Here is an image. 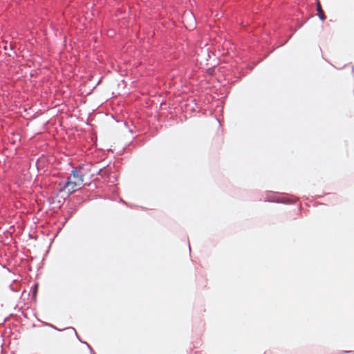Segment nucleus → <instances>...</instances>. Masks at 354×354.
I'll use <instances>...</instances> for the list:
<instances>
[{"label":"nucleus","mask_w":354,"mask_h":354,"mask_svg":"<svg viewBox=\"0 0 354 354\" xmlns=\"http://www.w3.org/2000/svg\"><path fill=\"white\" fill-rule=\"evenodd\" d=\"M93 176L85 167H76L72 171V176L68 178L61 190L66 191L68 194L80 189L84 185H89Z\"/></svg>","instance_id":"obj_1"},{"label":"nucleus","mask_w":354,"mask_h":354,"mask_svg":"<svg viewBox=\"0 0 354 354\" xmlns=\"http://www.w3.org/2000/svg\"><path fill=\"white\" fill-rule=\"evenodd\" d=\"M317 10L318 15H319V18L321 19V20L324 21L326 19V16L324 13L322 8L319 1H317Z\"/></svg>","instance_id":"obj_2"}]
</instances>
